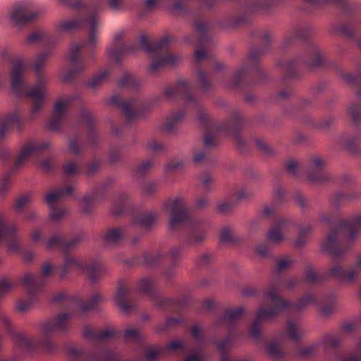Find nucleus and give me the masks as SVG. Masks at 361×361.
Here are the masks:
<instances>
[{"mask_svg": "<svg viewBox=\"0 0 361 361\" xmlns=\"http://www.w3.org/2000/svg\"><path fill=\"white\" fill-rule=\"evenodd\" d=\"M194 85L190 80H178L174 84L166 85L162 90L164 97L169 101L181 98L185 101V106L177 111H173L166 117L161 126V130L167 133H175L183 123L187 112L194 111L197 114L200 123L204 130V147L194 154L196 164H213L214 159L209 150L219 143L221 135L231 137L236 147L241 152L248 149V144L240 136V131L245 119L238 110H233L231 117L223 123H219L209 115L202 107L200 102L192 95Z\"/></svg>", "mask_w": 361, "mask_h": 361, "instance_id": "f257e3e1", "label": "nucleus"}, {"mask_svg": "<svg viewBox=\"0 0 361 361\" xmlns=\"http://www.w3.org/2000/svg\"><path fill=\"white\" fill-rule=\"evenodd\" d=\"M70 6L80 10L79 16L72 20H63L56 24L57 33H70L83 27L89 30L87 39L74 44L68 54L69 67L63 78L65 82H72L88 68V61L93 59L97 42L99 30L102 26L99 7L94 4L86 5L82 0L70 4Z\"/></svg>", "mask_w": 361, "mask_h": 361, "instance_id": "f03ea898", "label": "nucleus"}, {"mask_svg": "<svg viewBox=\"0 0 361 361\" xmlns=\"http://www.w3.org/2000/svg\"><path fill=\"white\" fill-rule=\"evenodd\" d=\"M58 40V37L50 35L43 30H37L30 33L25 39L26 44H39L45 49L37 55L31 65L36 75L35 85L28 87L22 79L23 73L27 68L24 59H17L12 66L10 73L11 87L18 96H25L32 100V117L40 111L44 106L47 79L43 75L42 71L51 56L52 49Z\"/></svg>", "mask_w": 361, "mask_h": 361, "instance_id": "7ed1b4c3", "label": "nucleus"}, {"mask_svg": "<svg viewBox=\"0 0 361 361\" xmlns=\"http://www.w3.org/2000/svg\"><path fill=\"white\" fill-rule=\"evenodd\" d=\"M313 32L312 25L307 23H300L293 27L290 33L283 39L281 45L282 49H286L297 39L305 40V47L302 55L295 56L287 61L277 63V66L283 72L281 82L285 88L279 93V97L281 99L287 98L291 94L292 88L288 83V80L299 77V68H319L326 66L327 64L324 52L314 41L310 39Z\"/></svg>", "mask_w": 361, "mask_h": 361, "instance_id": "20e7f679", "label": "nucleus"}, {"mask_svg": "<svg viewBox=\"0 0 361 361\" xmlns=\"http://www.w3.org/2000/svg\"><path fill=\"white\" fill-rule=\"evenodd\" d=\"M34 243H41L47 249L51 250L57 249L64 255L63 266L58 271L61 279H65L73 269L81 272H85L90 281L94 283L106 272V269L98 259L83 260L79 257L68 255L70 250L76 248L84 239V233L80 231L73 235L69 240H66V236L62 232L54 233L48 240L43 238L42 231L35 230L31 235Z\"/></svg>", "mask_w": 361, "mask_h": 361, "instance_id": "39448f33", "label": "nucleus"}, {"mask_svg": "<svg viewBox=\"0 0 361 361\" xmlns=\"http://www.w3.org/2000/svg\"><path fill=\"white\" fill-rule=\"evenodd\" d=\"M125 32L118 30L113 36V46L109 51L111 56L118 63L126 56L137 53L140 47L151 55L152 62L148 66V71L151 73H157L160 68L164 66H174L180 61V58L169 52V43L172 38L164 37L154 44H150L145 35H140V44H123Z\"/></svg>", "mask_w": 361, "mask_h": 361, "instance_id": "423d86ee", "label": "nucleus"}, {"mask_svg": "<svg viewBox=\"0 0 361 361\" xmlns=\"http://www.w3.org/2000/svg\"><path fill=\"white\" fill-rule=\"evenodd\" d=\"M253 35L259 39L262 46L257 47L250 51L226 85L229 87L244 92L245 100L247 103H252L256 99L254 94L246 91L254 87L258 81L267 78L265 72L259 63V60L271 48V33L269 30H257Z\"/></svg>", "mask_w": 361, "mask_h": 361, "instance_id": "0eeeda50", "label": "nucleus"}, {"mask_svg": "<svg viewBox=\"0 0 361 361\" xmlns=\"http://www.w3.org/2000/svg\"><path fill=\"white\" fill-rule=\"evenodd\" d=\"M162 209L170 214L169 228L171 231H183L181 240L185 246H198L206 240L209 223L206 220L192 217L182 197L167 200L163 203Z\"/></svg>", "mask_w": 361, "mask_h": 361, "instance_id": "6e6552de", "label": "nucleus"}, {"mask_svg": "<svg viewBox=\"0 0 361 361\" xmlns=\"http://www.w3.org/2000/svg\"><path fill=\"white\" fill-rule=\"evenodd\" d=\"M71 313L62 312L42 322L39 325L41 333L39 341L21 332L11 331V336L14 345L21 351L32 353L40 345L44 350L52 353L57 347L54 337L57 335H67L71 328Z\"/></svg>", "mask_w": 361, "mask_h": 361, "instance_id": "1a4fd4ad", "label": "nucleus"}, {"mask_svg": "<svg viewBox=\"0 0 361 361\" xmlns=\"http://www.w3.org/2000/svg\"><path fill=\"white\" fill-rule=\"evenodd\" d=\"M84 338L92 343L93 349L89 353H85L75 346L67 348V353L71 361H118L119 355L108 346V342L111 340L115 332L111 329H104L98 331L90 325L83 327Z\"/></svg>", "mask_w": 361, "mask_h": 361, "instance_id": "9d476101", "label": "nucleus"}, {"mask_svg": "<svg viewBox=\"0 0 361 361\" xmlns=\"http://www.w3.org/2000/svg\"><path fill=\"white\" fill-rule=\"evenodd\" d=\"M361 228V215L341 220L322 243L324 250L334 259H341L348 252Z\"/></svg>", "mask_w": 361, "mask_h": 361, "instance_id": "9b49d317", "label": "nucleus"}, {"mask_svg": "<svg viewBox=\"0 0 361 361\" xmlns=\"http://www.w3.org/2000/svg\"><path fill=\"white\" fill-rule=\"evenodd\" d=\"M112 214L115 216H130V226L139 227L142 232H149L156 225L159 219L157 210H143L135 212V205L126 193L120 194L114 200Z\"/></svg>", "mask_w": 361, "mask_h": 361, "instance_id": "f8f14e48", "label": "nucleus"}, {"mask_svg": "<svg viewBox=\"0 0 361 361\" xmlns=\"http://www.w3.org/2000/svg\"><path fill=\"white\" fill-rule=\"evenodd\" d=\"M63 266L53 267L49 264H45L42 267L41 272L38 274L27 273L20 279V283L27 290V297L25 299H20L17 302V308L20 312H25L31 308L37 302L39 296L42 293V288L47 283V277L54 272L59 274L60 268Z\"/></svg>", "mask_w": 361, "mask_h": 361, "instance_id": "ddd939ff", "label": "nucleus"}, {"mask_svg": "<svg viewBox=\"0 0 361 361\" xmlns=\"http://www.w3.org/2000/svg\"><path fill=\"white\" fill-rule=\"evenodd\" d=\"M244 312L242 307L227 308L223 317H218L213 322V327L224 326L227 330V335L224 338L214 342L221 355L220 361H248L246 359H235L227 355L234 338L238 336L235 324L241 319Z\"/></svg>", "mask_w": 361, "mask_h": 361, "instance_id": "4468645a", "label": "nucleus"}, {"mask_svg": "<svg viewBox=\"0 0 361 361\" xmlns=\"http://www.w3.org/2000/svg\"><path fill=\"white\" fill-rule=\"evenodd\" d=\"M325 165L324 159L314 156L309 159L306 166L290 159L286 162L285 168L286 172L295 178H300L304 173L311 183L322 184L332 180L331 176L324 171Z\"/></svg>", "mask_w": 361, "mask_h": 361, "instance_id": "2eb2a0df", "label": "nucleus"}, {"mask_svg": "<svg viewBox=\"0 0 361 361\" xmlns=\"http://www.w3.org/2000/svg\"><path fill=\"white\" fill-rule=\"evenodd\" d=\"M156 286L157 282L154 279L149 277L143 278L139 282V291L147 294L159 308L168 312L179 314L188 305V298H161L156 293Z\"/></svg>", "mask_w": 361, "mask_h": 361, "instance_id": "dca6fc26", "label": "nucleus"}, {"mask_svg": "<svg viewBox=\"0 0 361 361\" xmlns=\"http://www.w3.org/2000/svg\"><path fill=\"white\" fill-rule=\"evenodd\" d=\"M286 306L280 298L274 293H266L264 296V304L259 309L257 318L250 327V334L255 339H259L261 336V324L264 319L272 318L281 312V309Z\"/></svg>", "mask_w": 361, "mask_h": 361, "instance_id": "f3484780", "label": "nucleus"}, {"mask_svg": "<svg viewBox=\"0 0 361 361\" xmlns=\"http://www.w3.org/2000/svg\"><path fill=\"white\" fill-rule=\"evenodd\" d=\"M109 102L119 108L126 119L133 121L143 116L149 109V105L138 98L123 99L118 95H113Z\"/></svg>", "mask_w": 361, "mask_h": 361, "instance_id": "a211bd4d", "label": "nucleus"}, {"mask_svg": "<svg viewBox=\"0 0 361 361\" xmlns=\"http://www.w3.org/2000/svg\"><path fill=\"white\" fill-rule=\"evenodd\" d=\"M42 13V9H32L30 3L25 1L13 5L10 8L8 20L15 26H23L36 20Z\"/></svg>", "mask_w": 361, "mask_h": 361, "instance_id": "6ab92c4d", "label": "nucleus"}, {"mask_svg": "<svg viewBox=\"0 0 361 361\" xmlns=\"http://www.w3.org/2000/svg\"><path fill=\"white\" fill-rule=\"evenodd\" d=\"M292 219L290 218L276 219L267 234V241L257 247V252L262 257H266L270 249L269 243H278L283 240L284 233L288 228Z\"/></svg>", "mask_w": 361, "mask_h": 361, "instance_id": "aec40b11", "label": "nucleus"}, {"mask_svg": "<svg viewBox=\"0 0 361 361\" xmlns=\"http://www.w3.org/2000/svg\"><path fill=\"white\" fill-rule=\"evenodd\" d=\"M74 190V186L66 185L64 187H59L46 195L45 201L49 205V216L53 221H59L68 212L66 208L56 205L54 202L67 196H73L76 199V196L73 193Z\"/></svg>", "mask_w": 361, "mask_h": 361, "instance_id": "412c9836", "label": "nucleus"}, {"mask_svg": "<svg viewBox=\"0 0 361 361\" xmlns=\"http://www.w3.org/2000/svg\"><path fill=\"white\" fill-rule=\"evenodd\" d=\"M329 274L342 283L355 282L361 274V256L354 263L347 266L342 264H334L329 270Z\"/></svg>", "mask_w": 361, "mask_h": 361, "instance_id": "4be33fe9", "label": "nucleus"}, {"mask_svg": "<svg viewBox=\"0 0 361 361\" xmlns=\"http://www.w3.org/2000/svg\"><path fill=\"white\" fill-rule=\"evenodd\" d=\"M50 147L51 142L48 140L43 142L28 141L23 145L18 157L15 160L12 173L23 167L30 158L37 157L40 153L48 150Z\"/></svg>", "mask_w": 361, "mask_h": 361, "instance_id": "5701e85b", "label": "nucleus"}, {"mask_svg": "<svg viewBox=\"0 0 361 361\" xmlns=\"http://www.w3.org/2000/svg\"><path fill=\"white\" fill-rule=\"evenodd\" d=\"M101 300V295L94 294L87 302H82L75 297H69L64 293H58L54 295L52 302L54 303H59L63 306L67 307L68 309L77 308L82 312H87L94 310L97 303Z\"/></svg>", "mask_w": 361, "mask_h": 361, "instance_id": "b1692460", "label": "nucleus"}, {"mask_svg": "<svg viewBox=\"0 0 361 361\" xmlns=\"http://www.w3.org/2000/svg\"><path fill=\"white\" fill-rule=\"evenodd\" d=\"M267 293H274V294L280 298L284 303H286V306L281 309L282 312H287L288 313L292 312H298L307 306L310 305H320L319 298L316 295L308 294L302 298H300L296 302H292L290 301L285 300L280 295V284L274 283L271 284L268 290Z\"/></svg>", "mask_w": 361, "mask_h": 361, "instance_id": "393cba45", "label": "nucleus"}, {"mask_svg": "<svg viewBox=\"0 0 361 361\" xmlns=\"http://www.w3.org/2000/svg\"><path fill=\"white\" fill-rule=\"evenodd\" d=\"M114 180L107 178L96 186L92 192L86 194L81 200V207L83 212L90 215L92 207L99 201L105 199L106 190L113 185Z\"/></svg>", "mask_w": 361, "mask_h": 361, "instance_id": "a878e982", "label": "nucleus"}, {"mask_svg": "<svg viewBox=\"0 0 361 361\" xmlns=\"http://www.w3.org/2000/svg\"><path fill=\"white\" fill-rule=\"evenodd\" d=\"M21 118L18 111L6 115L0 119V158L6 160L9 157L8 152L3 147L7 133L16 126L19 130H21Z\"/></svg>", "mask_w": 361, "mask_h": 361, "instance_id": "bb28decb", "label": "nucleus"}, {"mask_svg": "<svg viewBox=\"0 0 361 361\" xmlns=\"http://www.w3.org/2000/svg\"><path fill=\"white\" fill-rule=\"evenodd\" d=\"M76 98L75 95H70L64 99H58L55 102L53 113L47 123V126L51 130H59L66 117L68 106Z\"/></svg>", "mask_w": 361, "mask_h": 361, "instance_id": "cd10ccee", "label": "nucleus"}, {"mask_svg": "<svg viewBox=\"0 0 361 361\" xmlns=\"http://www.w3.org/2000/svg\"><path fill=\"white\" fill-rule=\"evenodd\" d=\"M131 226L124 224L107 228L102 235L104 245L106 247H115L121 245L129 238Z\"/></svg>", "mask_w": 361, "mask_h": 361, "instance_id": "c85d7f7f", "label": "nucleus"}, {"mask_svg": "<svg viewBox=\"0 0 361 361\" xmlns=\"http://www.w3.org/2000/svg\"><path fill=\"white\" fill-rule=\"evenodd\" d=\"M161 1L167 2L169 10L173 13L180 14H188L189 13L188 6L183 0H145L143 12L148 13L154 11Z\"/></svg>", "mask_w": 361, "mask_h": 361, "instance_id": "c756f323", "label": "nucleus"}, {"mask_svg": "<svg viewBox=\"0 0 361 361\" xmlns=\"http://www.w3.org/2000/svg\"><path fill=\"white\" fill-rule=\"evenodd\" d=\"M17 232L18 229L16 226L7 225L3 217L0 216V240L8 241L10 251L20 252L21 250L20 245L16 239Z\"/></svg>", "mask_w": 361, "mask_h": 361, "instance_id": "7c9ffc66", "label": "nucleus"}, {"mask_svg": "<svg viewBox=\"0 0 361 361\" xmlns=\"http://www.w3.org/2000/svg\"><path fill=\"white\" fill-rule=\"evenodd\" d=\"M80 123L87 132V145L90 147L97 145L99 139L94 130V119L92 114L87 110H82Z\"/></svg>", "mask_w": 361, "mask_h": 361, "instance_id": "2f4dec72", "label": "nucleus"}, {"mask_svg": "<svg viewBox=\"0 0 361 361\" xmlns=\"http://www.w3.org/2000/svg\"><path fill=\"white\" fill-rule=\"evenodd\" d=\"M251 195L252 190L247 185H243L233 197H229L225 201L220 202L217 206L218 211L224 214L231 212L235 208L238 201L244 200Z\"/></svg>", "mask_w": 361, "mask_h": 361, "instance_id": "473e14b6", "label": "nucleus"}, {"mask_svg": "<svg viewBox=\"0 0 361 361\" xmlns=\"http://www.w3.org/2000/svg\"><path fill=\"white\" fill-rule=\"evenodd\" d=\"M131 290L124 285H120L115 295V300L118 305L126 312L133 310L136 305L131 298Z\"/></svg>", "mask_w": 361, "mask_h": 361, "instance_id": "72a5a7b5", "label": "nucleus"}, {"mask_svg": "<svg viewBox=\"0 0 361 361\" xmlns=\"http://www.w3.org/2000/svg\"><path fill=\"white\" fill-rule=\"evenodd\" d=\"M141 345L140 355L143 361H159L164 355L161 345L150 343H144Z\"/></svg>", "mask_w": 361, "mask_h": 361, "instance_id": "f704fd0d", "label": "nucleus"}, {"mask_svg": "<svg viewBox=\"0 0 361 361\" xmlns=\"http://www.w3.org/2000/svg\"><path fill=\"white\" fill-rule=\"evenodd\" d=\"M285 201V190L279 185L274 192L273 200L270 204L264 205L262 210V215L265 217L271 216L276 212L277 207Z\"/></svg>", "mask_w": 361, "mask_h": 361, "instance_id": "c9c22d12", "label": "nucleus"}, {"mask_svg": "<svg viewBox=\"0 0 361 361\" xmlns=\"http://www.w3.org/2000/svg\"><path fill=\"white\" fill-rule=\"evenodd\" d=\"M143 80L137 75L126 73L118 80V85L121 87L127 88L131 91L137 92L143 85Z\"/></svg>", "mask_w": 361, "mask_h": 361, "instance_id": "e433bc0d", "label": "nucleus"}, {"mask_svg": "<svg viewBox=\"0 0 361 361\" xmlns=\"http://www.w3.org/2000/svg\"><path fill=\"white\" fill-rule=\"evenodd\" d=\"M335 264H339L338 262H334L331 266ZM331 267L326 271V274H321L317 272L312 267H307L304 274L305 283L310 285H317L322 283L327 279V278H333L336 280L334 277L329 274V270L331 268Z\"/></svg>", "mask_w": 361, "mask_h": 361, "instance_id": "4c0bfd02", "label": "nucleus"}, {"mask_svg": "<svg viewBox=\"0 0 361 361\" xmlns=\"http://www.w3.org/2000/svg\"><path fill=\"white\" fill-rule=\"evenodd\" d=\"M343 336L341 333L326 335L323 338V348L327 355L336 351L341 345Z\"/></svg>", "mask_w": 361, "mask_h": 361, "instance_id": "58836bf2", "label": "nucleus"}, {"mask_svg": "<svg viewBox=\"0 0 361 361\" xmlns=\"http://www.w3.org/2000/svg\"><path fill=\"white\" fill-rule=\"evenodd\" d=\"M283 337V334H279L268 343L267 352L273 359L281 360L285 357V352L281 350Z\"/></svg>", "mask_w": 361, "mask_h": 361, "instance_id": "ea45409f", "label": "nucleus"}, {"mask_svg": "<svg viewBox=\"0 0 361 361\" xmlns=\"http://www.w3.org/2000/svg\"><path fill=\"white\" fill-rule=\"evenodd\" d=\"M336 295L334 293H328L319 298L320 305V312L324 317L331 315L335 309V301Z\"/></svg>", "mask_w": 361, "mask_h": 361, "instance_id": "a19ab883", "label": "nucleus"}, {"mask_svg": "<svg viewBox=\"0 0 361 361\" xmlns=\"http://www.w3.org/2000/svg\"><path fill=\"white\" fill-rule=\"evenodd\" d=\"M83 134L78 130H75L73 135L69 139V150L75 155L80 157L84 148Z\"/></svg>", "mask_w": 361, "mask_h": 361, "instance_id": "79ce46f5", "label": "nucleus"}, {"mask_svg": "<svg viewBox=\"0 0 361 361\" xmlns=\"http://www.w3.org/2000/svg\"><path fill=\"white\" fill-rule=\"evenodd\" d=\"M84 171L83 166L80 161L68 160L62 165V173L66 177H77Z\"/></svg>", "mask_w": 361, "mask_h": 361, "instance_id": "37998d69", "label": "nucleus"}, {"mask_svg": "<svg viewBox=\"0 0 361 361\" xmlns=\"http://www.w3.org/2000/svg\"><path fill=\"white\" fill-rule=\"evenodd\" d=\"M169 252L163 250H157L155 252H149L143 255L144 263L149 267H155L159 264L161 261L166 258Z\"/></svg>", "mask_w": 361, "mask_h": 361, "instance_id": "c03bdc74", "label": "nucleus"}, {"mask_svg": "<svg viewBox=\"0 0 361 361\" xmlns=\"http://www.w3.org/2000/svg\"><path fill=\"white\" fill-rule=\"evenodd\" d=\"M284 334L289 339L295 341H300L303 336L298 324L290 320H288L286 322V329Z\"/></svg>", "mask_w": 361, "mask_h": 361, "instance_id": "a18cd8bd", "label": "nucleus"}, {"mask_svg": "<svg viewBox=\"0 0 361 361\" xmlns=\"http://www.w3.org/2000/svg\"><path fill=\"white\" fill-rule=\"evenodd\" d=\"M109 75L110 71L109 70L100 71L92 76L87 85L92 89L99 88L107 81Z\"/></svg>", "mask_w": 361, "mask_h": 361, "instance_id": "49530a36", "label": "nucleus"}, {"mask_svg": "<svg viewBox=\"0 0 361 361\" xmlns=\"http://www.w3.org/2000/svg\"><path fill=\"white\" fill-rule=\"evenodd\" d=\"M190 334L192 340L197 345L195 348L204 349L206 338L200 326L197 324L192 325L190 329Z\"/></svg>", "mask_w": 361, "mask_h": 361, "instance_id": "de8ad7c7", "label": "nucleus"}, {"mask_svg": "<svg viewBox=\"0 0 361 361\" xmlns=\"http://www.w3.org/2000/svg\"><path fill=\"white\" fill-rule=\"evenodd\" d=\"M361 142V133L342 138L341 143L352 152H357V145Z\"/></svg>", "mask_w": 361, "mask_h": 361, "instance_id": "09e8293b", "label": "nucleus"}, {"mask_svg": "<svg viewBox=\"0 0 361 361\" xmlns=\"http://www.w3.org/2000/svg\"><path fill=\"white\" fill-rule=\"evenodd\" d=\"M349 116L355 125L361 121V103L360 102H351L348 108Z\"/></svg>", "mask_w": 361, "mask_h": 361, "instance_id": "8fccbe9b", "label": "nucleus"}, {"mask_svg": "<svg viewBox=\"0 0 361 361\" xmlns=\"http://www.w3.org/2000/svg\"><path fill=\"white\" fill-rule=\"evenodd\" d=\"M124 339L127 342L142 345L145 338L139 330L136 329H127L124 332Z\"/></svg>", "mask_w": 361, "mask_h": 361, "instance_id": "3c124183", "label": "nucleus"}, {"mask_svg": "<svg viewBox=\"0 0 361 361\" xmlns=\"http://www.w3.org/2000/svg\"><path fill=\"white\" fill-rule=\"evenodd\" d=\"M357 197V194L355 192H351L350 194H345L343 192H336L331 197V202L334 207H338L340 204L345 202L352 201L356 199Z\"/></svg>", "mask_w": 361, "mask_h": 361, "instance_id": "603ef678", "label": "nucleus"}, {"mask_svg": "<svg viewBox=\"0 0 361 361\" xmlns=\"http://www.w3.org/2000/svg\"><path fill=\"white\" fill-rule=\"evenodd\" d=\"M183 323L184 320L180 317H168L166 322L160 325L157 330L159 332H167Z\"/></svg>", "mask_w": 361, "mask_h": 361, "instance_id": "864d4df0", "label": "nucleus"}, {"mask_svg": "<svg viewBox=\"0 0 361 361\" xmlns=\"http://www.w3.org/2000/svg\"><path fill=\"white\" fill-rule=\"evenodd\" d=\"M318 348V343H314L306 347L300 348L297 352V356L300 359L312 357L316 355Z\"/></svg>", "mask_w": 361, "mask_h": 361, "instance_id": "5fc2aeb1", "label": "nucleus"}, {"mask_svg": "<svg viewBox=\"0 0 361 361\" xmlns=\"http://www.w3.org/2000/svg\"><path fill=\"white\" fill-rule=\"evenodd\" d=\"M219 240L223 243H233L235 242V237L233 229L228 226H223L219 231Z\"/></svg>", "mask_w": 361, "mask_h": 361, "instance_id": "6e6d98bb", "label": "nucleus"}, {"mask_svg": "<svg viewBox=\"0 0 361 361\" xmlns=\"http://www.w3.org/2000/svg\"><path fill=\"white\" fill-rule=\"evenodd\" d=\"M154 164V162L152 159L142 161L136 167L135 176H138L139 178L144 177L149 172Z\"/></svg>", "mask_w": 361, "mask_h": 361, "instance_id": "4d7b16f0", "label": "nucleus"}, {"mask_svg": "<svg viewBox=\"0 0 361 361\" xmlns=\"http://www.w3.org/2000/svg\"><path fill=\"white\" fill-rule=\"evenodd\" d=\"M146 147L155 154H161L166 151V145L155 138H151L148 140Z\"/></svg>", "mask_w": 361, "mask_h": 361, "instance_id": "13d9d810", "label": "nucleus"}, {"mask_svg": "<svg viewBox=\"0 0 361 361\" xmlns=\"http://www.w3.org/2000/svg\"><path fill=\"white\" fill-rule=\"evenodd\" d=\"M199 180L205 192H209L212 190L214 183V178L212 173L210 172H205L200 176Z\"/></svg>", "mask_w": 361, "mask_h": 361, "instance_id": "bf43d9fd", "label": "nucleus"}, {"mask_svg": "<svg viewBox=\"0 0 361 361\" xmlns=\"http://www.w3.org/2000/svg\"><path fill=\"white\" fill-rule=\"evenodd\" d=\"M123 157L122 148L121 146H111L109 152V162L111 165H115L120 161Z\"/></svg>", "mask_w": 361, "mask_h": 361, "instance_id": "052dcab7", "label": "nucleus"}, {"mask_svg": "<svg viewBox=\"0 0 361 361\" xmlns=\"http://www.w3.org/2000/svg\"><path fill=\"white\" fill-rule=\"evenodd\" d=\"M159 187L158 182L147 181L142 185L141 192L145 196L151 197L157 192Z\"/></svg>", "mask_w": 361, "mask_h": 361, "instance_id": "680f3d73", "label": "nucleus"}, {"mask_svg": "<svg viewBox=\"0 0 361 361\" xmlns=\"http://www.w3.org/2000/svg\"><path fill=\"white\" fill-rule=\"evenodd\" d=\"M207 355L203 348H195L194 351L189 353L183 361H207Z\"/></svg>", "mask_w": 361, "mask_h": 361, "instance_id": "e2e57ef3", "label": "nucleus"}, {"mask_svg": "<svg viewBox=\"0 0 361 361\" xmlns=\"http://www.w3.org/2000/svg\"><path fill=\"white\" fill-rule=\"evenodd\" d=\"M106 6L114 13H122L126 9L125 0H106Z\"/></svg>", "mask_w": 361, "mask_h": 361, "instance_id": "0e129e2a", "label": "nucleus"}, {"mask_svg": "<svg viewBox=\"0 0 361 361\" xmlns=\"http://www.w3.org/2000/svg\"><path fill=\"white\" fill-rule=\"evenodd\" d=\"M102 161L97 159H93L90 161H87L85 166L83 167L84 171L85 174L90 176L97 173L101 166Z\"/></svg>", "mask_w": 361, "mask_h": 361, "instance_id": "69168bd1", "label": "nucleus"}, {"mask_svg": "<svg viewBox=\"0 0 361 361\" xmlns=\"http://www.w3.org/2000/svg\"><path fill=\"white\" fill-rule=\"evenodd\" d=\"M178 264L170 262L169 264L164 267L161 270L162 276L166 280L169 281L171 278L177 274V267Z\"/></svg>", "mask_w": 361, "mask_h": 361, "instance_id": "338daca9", "label": "nucleus"}, {"mask_svg": "<svg viewBox=\"0 0 361 361\" xmlns=\"http://www.w3.org/2000/svg\"><path fill=\"white\" fill-rule=\"evenodd\" d=\"M185 247L184 245L173 246L169 251L171 256V261L175 264H178L179 261L183 257Z\"/></svg>", "mask_w": 361, "mask_h": 361, "instance_id": "774afa93", "label": "nucleus"}]
</instances>
